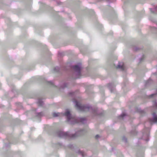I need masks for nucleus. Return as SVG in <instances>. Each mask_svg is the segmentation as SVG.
Masks as SVG:
<instances>
[{"label":"nucleus","mask_w":157,"mask_h":157,"mask_svg":"<svg viewBox=\"0 0 157 157\" xmlns=\"http://www.w3.org/2000/svg\"><path fill=\"white\" fill-rule=\"evenodd\" d=\"M75 106L80 111H87L91 109V108L87 106L82 105L80 103L77 101H75Z\"/></svg>","instance_id":"obj_1"},{"label":"nucleus","mask_w":157,"mask_h":157,"mask_svg":"<svg viewBox=\"0 0 157 157\" xmlns=\"http://www.w3.org/2000/svg\"><path fill=\"white\" fill-rule=\"evenodd\" d=\"M58 136L59 137H66L68 135L67 132H65L62 131H60L58 133Z\"/></svg>","instance_id":"obj_2"},{"label":"nucleus","mask_w":157,"mask_h":157,"mask_svg":"<svg viewBox=\"0 0 157 157\" xmlns=\"http://www.w3.org/2000/svg\"><path fill=\"white\" fill-rule=\"evenodd\" d=\"M64 115L67 117L68 121L70 120L71 118H72L70 112L69 110H67L64 114Z\"/></svg>","instance_id":"obj_3"},{"label":"nucleus","mask_w":157,"mask_h":157,"mask_svg":"<svg viewBox=\"0 0 157 157\" xmlns=\"http://www.w3.org/2000/svg\"><path fill=\"white\" fill-rule=\"evenodd\" d=\"M73 68L74 70L77 71L79 74L80 73V71L81 70V67L78 66V65H75L73 66Z\"/></svg>","instance_id":"obj_4"},{"label":"nucleus","mask_w":157,"mask_h":157,"mask_svg":"<svg viewBox=\"0 0 157 157\" xmlns=\"http://www.w3.org/2000/svg\"><path fill=\"white\" fill-rule=\"evenodd\" d=\"M153 115L154 116V118L153 120H150V121L151 123L152 122H157V116L155 115V113L153 114Z\"/></svg>","instance_id":"obj_5"},{"label":"nucleus","mask_w":157,"mask_h":157,"mask_svg":"<svg viewBox=\"0 0 157 157\" xmlns=\"http://www.w3.org/2000/svg\"><path fill=\"white\" fill-rule=\"evenodd\" d=\"M117 68H120L122 70L124 69V64L123 63L122 65L119 64L116 67Z\"/></svg>","instance_id":"obj_6"},{"label":"nucleus","mask_w":157,"mask_h":157,"mask_svg":"<svg viewBox=\"0 0 157 157\" xmlns=\"http://www.w3.org/2000/svg\"><path fill=\"white\" fill-rule=\"evenodd\" d=\"M60 114V113H53V115L54 117H58L59 116Z\"/></svg>","instance_id":"obj_7"},{"label":"nucleus","mask_w":157,"mask_h":157,"mask_svg":"<svg viewBox=\"0 0 157 157\" xmlns=\"http://www.w3.org/2000/svg\"><path fill=\"white\" fill-rule=\"evenodd\" d=\"M48 83L49 85H53V83L52 82H51V81H49V82H48Z\"/></svg>","instance_id":"obj_8"},{"label":"nucleus","mask_w":157,"mask_h":157,"mask_svg":"<svg viewBox=\"0 0 157 157\" xmlns=\"http://www.w3.org/2000/svg\"><path fill=\"white\" fill-rule=\"evenodd\" d=\"M99 136L98 135H96L95 136V139H98V138H99Z\"/></svg>","instance_id":"obj_9"},{"label":"nucleus","mask_w":157,"mask_h":157,"mask_svg":"<svg viewBox=\"0 0 157 157\" xmlns=\"http://www.w3.org/2000/svg\"><path fill=\"white\" fill-rule=\"evenodd\" d=\"M80 120L81 121V122H82L84 120H85V119L83 118H81L80 119Z\"/></svg>","instance_id":"obj_10"},{"label":"nucleus","mask_w":157,"mask_h":157,"mask_svg":"<svg viewBox=\"0 0 157 157\" xmlns=\"http://www.w3.org/2000/svg\"><path fill=\"white\" fill-rule=\"evenodd\" d=\"M75 135H76V134H74V135H72V136H71V137H75Z\"/></svg>","instance_id":"obj_11"},{"label":"nucleus","mask_w":157,"mask_h":157,"mask_svg":"<svg viewBox=\"0 0 157 157\" xmlns=\"http://www.w3.org/2000/svg\"><path fill=\"white\" fill-rule=\"evenodd\" d=\"M154 95H155L154 94H152L151 95V97H153V96Z\"/></svg>","instance_id":"obj_12"},{"label":"nucleus","mask_w":157,"mask_h":157,"mask_svg":"<svg viewBox=\"0 0 157 157\" xmlns=\"http://www.w3.org/2000/svg\"><path fill=\"white\" fill-rule=\"evenodd\" d=\"M156 107L157 108V104H156Z\"/></svg>","instance_id":"obj_13"},{"label":"nucleus","mask_w":157,"mask_h":157,"mask_svg":"<svg viewBox=\"0 0 157 157\" xmlns=\"http://www.w3.org/2000/svg\"><path fill=\"white\" fill-rule=\"evenodd\" d=\"M156 8H157V7H156Z\"/></svg>","instance_id":"obj_14"}]
</instances>
